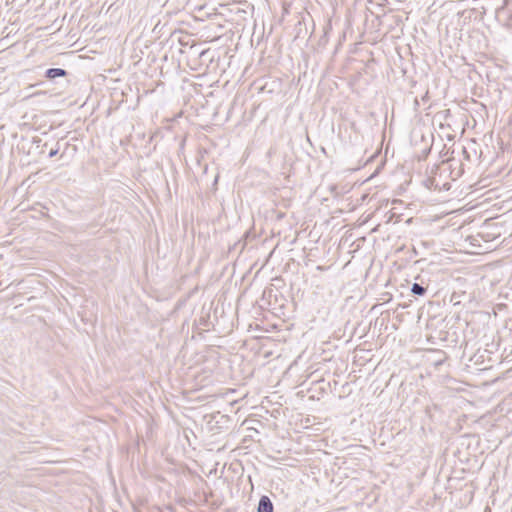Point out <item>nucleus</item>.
<instances>
[{"label":"nucleus","mask_w":512,"mask_h":512,"mask_svg":"<svg viewBox=\"0 0 512 512\" xmlns=\"http://www.w3.org/2000/svg\"><path fill=\"white\" fill-rule=\"evenodd\" d=\"M257 512H273V504L268 496L260 498Z\"/></svg>","instance_id":"1"},{"label":"nucleus","mask_w":512,"mask_h":512,"mask_svg":"<svg viewBox=\"0 0 512 512\" xmlns=\"http://www.w3.org/2000/svg\"><path fill=\"white\" fill-rule=\"evenodd\" d=\"M317 269L318 270H323V267L322 266H318Z\"/></svg>","instance_id":"5"},{"label":"nucleus","mask_w":512,"mask_h":512,"mask_svg":"<svg viewBox=\"0 0 512 512\" xmlns=\"http://www.w3.org/2000/svg\"><path fill=\"white\" fill-rule=\"evenodd\" d=\"M67 75V71L62 68H49L45 72V76L48 79H55L58 77H64Z\"/></svg>","instance_id":"2"},{"label":"nucleus","mask_w":512,"mask_h":512,"mask_svg":"<svg viewBox=\"0 0 512 512\" xmlns=\"http://www.w3.org/2000/svg\"><path fill=\"white\" fill-rule=\"evenodd\" d=\"M58 153V150L57 149H52L50 152H49V157H54L56 156V154Z\"/></svg>","instance_id":"4"},{"label":"nucleus","mask_w":512,"mask_h":512,"mask_svg":"<svg viewBox=\"0 0 512 512\" xmlns=\"http://www.w3.org/2000/svg\"><path fill=\"white\" fill-rule=\"evenodd\" d=\"M411 292L415 295L422 296L425 294L426 289L422 285L414 283L412 285Z\"/></svg>","instance_id":"3"}]
</instances>
